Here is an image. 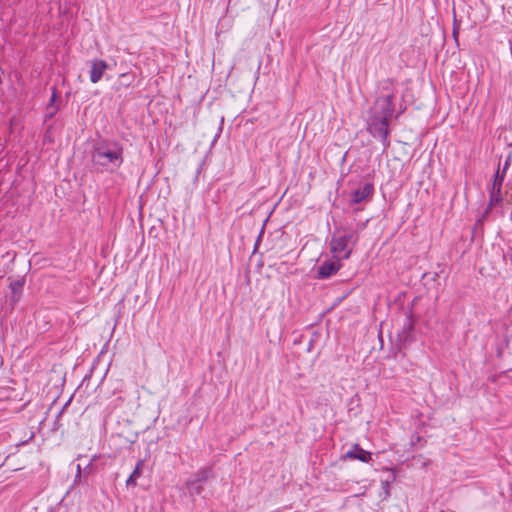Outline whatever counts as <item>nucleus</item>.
<instances>
[{"mask_svg":"<svg viewBox=\"0 0 512 512\" xmlns=\"http://www.w3.org/2000/svg\"><path fill=\"white\" fill-rule=\"evenodd\" d=\"M395 85L390 79H385L379 83L378 96L369 111L366 121L367 132L375 139L379 140L386 150L391 142L389 139V119L394 112L393 101L395 98Z\"/></svg>","mask_w":512,"mask_h":512,"instance_id":"f257e3e1","label":"nucleus"},{"mask_svg":"<svg viewBox=\"0 0 512 512\" xmlns=\"http://www.w3.org/2000/svg\"><path fill=\"white\" fill-rule=\"evenodd\" d=\"M123 146L116 140L103 139L93 145L91 161L100 171L114 172L123 164Z\"/></svg>","mask_w":512,"mask_h":512,"instance_id":"f03ea898","label":"nucleus"},{"mask_svg":"<svg viewBox=\"0 0 512 512\" xmlns=\"http://www.w3.org/2000/svg\"><path fill=\"white\" fill-rule=\"evenodd\" d=\"M357 237L351 231L332 236L330 247L338 259H348L352 253Z\"/></svg>","mask_w":512,"mask_h":512,"instance_id":"7ed1b4c3","label":"nucleus"},{"mask_svg":"<svg viewBox=\"0 0 512 512\" xmlns=\"http://www.w3.org/2000/svg\"><path fill=\"white\" fill-rule=\"evenodd\" d=\"M506 175L503 172H500V166L498 167L493 182L489 188V205L497 206L503 201L502 196V185L504 182Z\"/></svg>","mask_w":512,"mask_h":512,"instance_id":"20e7f679","label":"nucleus"},{"mask_svg":"<svg viewBox=\"0 0 512 512\" xmlns=\"http://www.w3.org/2000/svg\"><path fill=\"white\" fill-rule=\"evenodd\" d=\"M108 69V64L102 59H93L90 61L89 78L92 83H98L105 71Z\"/></svg>","mask_w":512,"mask_h":512,"instance_id":"39448f33","label":"nucleus"},{"mask_svg":"<svg viewBox=\"0 0 512 512\" xmlns=\"http://www.w3.org/2000/svg\"><path fill=\"white\" fill-rule=\"evenodd\" d=\"M339 260L340 259L337 258V260L324 261L318 269V277L325 279L334 275L341 267Z\"/></svg>","mask_w":512,"mask_h":512,"instance_id":"423d86ee","label":"nucleus"},{"mask_svg":"<svg viewBox=\"0 0 512 512\" xmlns=\"http://www.w3.org/2000/svg\"><path fill=\"white\" fill-rule=\"evenodd\" d=\"M374 187L371 183H365L362 187L356 189L352 194L351 203L352 204H359L363 202L364 200L371 197L373 194Z\"/></svg>","mask_w":512,"mask_h":512,"instance_id":"0eeeda50","label":"nucleus"},{"mask_svg":"<svg viewBox=\"0 0 512 512\" xmlns=\"http://www.w3.org/2000/svg\"><path fill=\"white\" fill-rule=\"evenodd\" d=\"M346 459H358L362 462H368L371 459V453L368 450H348L342 457Z\"/></svg>","mask_w":512,"mask_h":512,"instance_id":"6e6552de","label":"nucleus"},{"mask_svg":"<svg viewBox=\"0 0 512 512\" xmlns=\"http://www.w3.org/2000/svg\"><path fill=\"white\" fill-rule=\"evenodd\" d=\"M9 287H10V289L12 291L11 302L13 304H16L19 301V299H20V295H21L22 287H23V282L20 281V280L13 281V282L10 283Z\"/></svg>","mask_w":512,"mask_h":512,"instance_id":"1a4fd4ad","label":"nucleus"},{"mask_svg":"<svg viewBox=\"0 0 512 512\" xmlns=\"http://www.w3.org/2000/svg\"><path fill=\"white\" fill-rule=\"evenodd\" d=\"M186 487L191 496L200 495L203 491V483L198 482L192 478L186 482Z\"/></svg>","mask_w":512,"mask_h":512,"instance_id":"9d476101","label":"nucleus"},{"mask_svg":"<svg viewBox=\"0 0 512 512\" xmlns=\"http://www.w3.org/2000/svg\"><path fill=\"white\" fill-rule=\"evenodd\" d=\"M56 92L53 90L50 102L46 107L45 120L51 119L58 111V107L55 105Z\"/></svg>","mask_w":512,"mask_h":512,"instance_id":"9b49d317","label":"nucleus"},{"mask_svg":"<svg viewBox=\"0 0 512 512\" xmlns=\"http://www.w3.org/2000/svg\"><path fill=\"white\" fill-rule=\"evenodd\" d=\"M212 477V470L210 468L203 469L195 474L192 478L198 482L205 483L209 478Z\"/></svg>","mask_w":512,"mask_h":512,"instance_id":"f8f14e48","label":"nucleus"},{"mask_svg":"<svg viewBox=\"0 0 512 512\" xmlns=\"http://www.w3.org/2000/svg\"><path fill=\"white\" fill-rule=\"evenodd\" d=\"M119 78L122 86L129 87L133 83L135 75L133 73H122Z\"/></svg>","mask_w":512,"mask_h":512,"instance_id":"ddd939ff","label":"nucleus"},{"mask_svg":"<svg viewBox=\"0 0 512 512\" xmlns=\"http://www.w3.org/2000/svg\"><path fill=\"white\" fill-rule=\"evenodd\" d=\"M511 162H512V155H511V153H509L504 161L503 166L500 167V172H503L506 175L509 167L511 166Z\"/></svg>","mask_w":512,"mask_h":512,"instance_id":"4468645a","label":"nucleus"},{"mask_svg":"<svg viewBox=\"0 0 512 512\" xmlns=\"http://www.w3.org/2000/svg\"><path fill=\"white\" fill-rule=\"evenodd\" d=\"M143 466H144V461L139 460L132 472L133 476L139 477L142 473Z\"/></svg>","mask_w":512,"mask_h":512,"instance_id":"2eb2a0df","label":"nucleus"},{"mask_svg":"<svg viewBox=\"0 0 512 512\" xmlns=\"http://www.w3.org/2000/svg\"><path fill=\"white\" fill-rule=\"evenodd\" d=\"M137 478H138V477L133 476V474H131V475L129 476V478L127 479V481H126V485H127V486H135V485H136V479H137Z\"/></svg>","mask_w":512,"mask_h":512,"instance_id":"dca6fc26","label":"nucleus"},{"mask_svg":"<svg viewBox=\"0 0 512 512\" xmlns=\"http://www.w3.org/2000/svg\"><path fill=\"white\" fill-rule=\"evenodd\" d=\"M452 34H453V37H454L455 41H457L458 29L456 28V26H454Z\"/></svg>","mask_w":512,"mask_h":512,"instance_id":"f3484780","label":"nucleus"},{"mask_svg":"<svg viewBox=\"0 0 512 512\" xmlns=\"http://www.w3.org/2000/svg\"><path fill=\"white\" fill-rule=\"evenodd\" d=\"M404 327H405V328L407 327L409 330H411V329H412V323H411V321H410V319H409V318H407V324H405V325H404Z\"/></svg>","mask_w":512,"mask_h":512,"instance_id":"a211bd4d","label":"nucleus"},{"mask_svg":"<svg viewBox=\"0 0 512 512\" xmlns=\"http://www.w3.org/2000/svg\"><path fill=\"white\" fill-rule=\"evenodd\" d=\"M26 443H27V441L22 440V441H19V442L14 443V445H15L16 447H19V446L24 445V444H26Z\"/></svg>","mask_w":512,"mask_h":512,"instance_id":"6ab92c4d","label":"nucleus"},{"mask_svg":"<svg viewBox=\"0 0 512 512\" xmlns=\"http://www.w3.org/2000/svg\"><path fill=\"white\" fill-rule=\"evenodd\" d=\"M352 448L358 449V448H360V446H359V444H353Z\"/></svg>","mask_w":512,"mask_h":512,"instance_id":"aec40b11","label":"nucleus"},{"mask_svg":"<svg viewBox=\"0 0 512 512\" xmlns=\"http://www.w3.org/2000/svg\"><path fill=\"white\" fill-rule=\"evenodd\" d=\"M122 400H123V399H122V397H121V396H119V397H117V398H116V401H117V402H120V401H122Z\"/></svg>","mask_w":512,"mask_h":512,"instance_id":"412c9836","label":"nucleus"},{"mask_svg":"<svg viewBox=\"0 0 512 512\" xmlns=\"http://www.w3.org/2000/svg\"><path fill=\"white\" fill-rule=\"evenodd\" d=\"M77 470H78V471H80V470H81V464H80V463L77 465Z\"/></svg>","mask_w":512,"mask_h":512,"instance_id":"4be33fe9","label":"nucleus"},{"mask_svg":"<svg viewBox=\"0 0 512 512\" xmlns=\"http://www.w3.org/2000/svg\"><path fill=\"white\" fill-rule=\"evenodd\" d=\"M48 512H56V511H54L53 509H51V510H49Z\"/></svg>","mask_w":512,"mask_h":512,"instance_id":"5701e85b","label":"nucleus"}]
</instances>
